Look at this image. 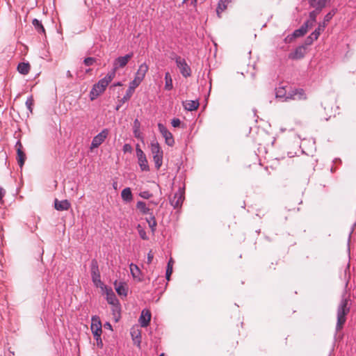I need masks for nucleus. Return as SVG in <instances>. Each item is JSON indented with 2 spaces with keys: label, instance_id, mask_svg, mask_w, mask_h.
<instances>
[{
  "label": "nucleus",
  "instance_id": "obj_1",
  "mask_svg": "<svg viewBox=\"0 0 356 356\" xmlns=\"http://www.w3.org/2000/svg\"><path fill=\"white\" fill-rule=\"evenodd\" d=\"M114 79V72H109L107 75L100 79L97 83H95L90 92V98L91 100L95 99L99 95L104 92L107 86Z\"/></svg>",
  "mask_w": 356,
  "mask_h": 356
},
{
  "label": "nucleus",
  "instance_id": "obj_2",
  "mask_svg": "<svg viewBox=\"0 0 356 356\" xmlns=\"http://www.w3.org/2000/svg\"><path fill=\"white\" fill-rule=\"evenodd\" d=\"M348 299L343 298L341 301L337 309V323L336 329L337 331L341 330L346 321V315L350 312L348 307Z\"/></svg>",
  "mask_w": 356,
  "mask_h": 356
},
{
  "label": "nucleus",
  "instance_id": "obj_3",
  "mask_svg": "<svg viewBox=\"0 0 356 356\" xmlns=\"http://www.w3.org/2000/svg\"><path fill=\"white\" fill-rule=\"evenodd\" d=\"M150 148L155 167L156 169H159L163 163V151L156 140L152 141Z\"/></svg>",
  "mask_w": 356,
  "mask_h": 356
},
{
  "label": "nucleus",
  "instance_id": "obj_4",
  "mask_svg": "<svg viewBox=\"0 0 356 356\" xmlns=\"http://www.w3.org/2000/svg\"><path fill=\"white\" fill-rule=\"evenodd\" d=\"M174 59L175 60L177 67L179 69L181 75L185 78L191 76V69L190 66L187 64L186 60L179 56H176Z\"/></svg>",
  "mask_w": 356,
  "mask_h": 356
},
{
  "label": "nucleus",
  "instance_id": "obj_5",
  "mask_svg": "<svg viewBox=\"0 0 356 356\" xmlns=\"http://www.w3.org/2000/svg\"><path fill=\"white\" fill-rule=\"evenodd\" d=\"M134 56L133 53L128 54L124 56H120L115 59L113 62V69L111 72H114V76H115L116 71L120 68L124 67L128 62Z\"/></svg>",
  "mask_w": 356,
  "mask_h": 356
},
{
  "label": "nucleus",
  "instance_id": "obj_6",
  "mask_svg": "<svg viewBox=\"0 0 356 356\" xmlns=\"http://www.w3.org/2000/svg\"><path fill=\"white\" fill-rule=\"evenodd\" d=\"M91 277L95 286H101L102 285V282L100 279L99 266L96 260H92L91 263Z\"/></svg>",
  "mask_w": 356,
  "mask_h": 356
},
{
  "label": "nucleus",
  "instance_id": "obj_7",
  "mask_svg": "<svg viewBox=\"0 0 356 356\" xmlns=\"http://www.w3.org/2000/svg\"><path fill=\"white\" fill-rule=\"evenodd\" d=\"M136 155L138 159V164L141 170L148 171L149 165L147 160L146 159V156L145 153L143 152V150L140 149L138 145L136 146Z\"/></svg>",
  "mask_w": 356,
  "mask_h": 356
},
{
  "label": "nucleus",
  "instance_id": "obj_8",
  "mask_svg": "<svg viewBox=\"0 0 356 356\" xmlns=\"http://www.w3.org/2000/svg\"><path fill=\"white\" fill-rule=\"evenodd\" d=\"M184 200V190L179 188L175 193L174 196L170 198V203L174 208H178L181 206Z\"/></svg>",
  "mask_w": 356,
  "mask_h": 356
},
{
  "label": "nucleus",
  "instance_id": "obj_9",
  "mask_svg": "<svg viewBox=\"0 0 356 356\" xmlns=\"http://www.w3.org/2000/svg\"><path fill=\"white\" fill-rule=\"evenodd\" d=\"M90 329L94 337H101L102 333V323L98 316H94L92 317Z\"/></svg>",
  "mask_w": 356,
  "mask_h": 356
},
{
  "label": "nucleus",
  "instance_id": "obj_10",
  "mask_svg": "<svg viewBox=\"0 0 356 356\" xmlns=\"http://www.w3.org/2000/svg\"><path fill=\"white\" fill-rule=\"evenodd\" d=\"M108 134V129H103L99 134L93 138L90 148L94 149L98 147L105 140Z\"/></svg>",
  "mask_w": 356,
  "mask_h": 356
},
{
  "label": "nucleus",
  "instance_id": "obj_11",
  "mask_svg": "<svg viewBox=\"0 0 356 356\" xmlns=\"http://www.w3.org/2000/svg\"><path fill=\"white\" fill-rule=\"evenodd\" d=\"M159 130L165 140V143L169 146H172L175 140L172 134L167 129V128L162 124H158Z\"/></svg>",
  "mask_w": 356,
  "mask_h": 356
},
{
  "label": "nucleus",
  "instance_id": "obj_12",
  "mask_svg": "<svg viewBox=\"0 0 356 356\" xmlns=\"http://www.w3.org/2000/svg\"><path fill=\"white\" fill-rule=\"evenodd\" d=\"M306 99L307 96L302 89H295L289 93L286 97V100H305Z\"/></svg>",
  "mask_w": 356,
  "mask_h": 356
},
{
  "label": "nucleus",
  "instance_id": "obj_13",
  "mask_svg": "<svg viewBox=\"0 0 356 356\" xmlns=\"http://www.w3.org/2000/svg\"><path fill=\"white\" fill-rule=\"evenodd\" d=\"M151 320V313L147 309H143L139 318V322L142 327H147Z\"/></svg>",
  "mask_w": 356,
  "mask_h": 356
},
{
  "label": "nucleus",
  "instance_id": "obj_14",
  "mask_svg": "<svg viewBox=\"0 0 356 356\" xmlns=\"http://www.w3.org/2000/svg\"><path fill=\"white\" fill-rule=\"evenodd\" d=\"M70 207V203L67 200L59 201L56 199L54 201V208L58 211H67Z\"/></svg>",
  "mask_w": 356,
  "mask_h": 356
},
{
  "label": "nucleus",
  "instance_id": "obj_15",
  "mask_svg": "<svg viewBox=\"0 0 356 356\" xmlns=\"http://www.w3.org/2000/svg\"><path fill=\"white\" fill-rule=\"evenodd\" d=\"M17 163H18L19 165L20 166V168H22V166L24 165V162H25L26 155L22 149V145L19 142H18L17 143Z\"/></svg>",
  "mask_w": 356,
  "mask_h": 356
},
{
  "label": "nucleus",
  "instance_id": "obj_16",
  "mask_svg": "<svg viewBox=\"0 0 356 356\" xmlns=\"http://www.w3.org/2000/svg\"><path fill=\"white\" fill-rule=\"evenodd\" d=\"M148 65L146 63L141 64L136 73L135 77L140 81H143L148 71Z\"/></svg>",
  "mask_w": 356,
  "mask_h": 356
},
{
  "label": "nucleus",
  "instance_id": "obj_17",
  "mask_svg": "<svg viewBox=\"0 0 356 356\" xmlns=\"http://www.w3.org/2000/svg\"><path fill=\"white\" fill-rule=\"evenodd\" d=\"M330 1V0H309V2L312 7L318 11H321V10L326 6V3Z\"/></svg>",
  "mask_w": 356,
  "mask_h": 356
},
{
  "label": "nucleus",
  "instance_id": "obj_18",
  "mask_svg": "<svg viewBox=\"0 0 356 356\" xmlns=\"http://www.w3.org/2000/svg\"><path fill=\"white\" fill-rule=\"evenodd\" d=\"M198 100H187L183 102L184 108L189 111L197 110L199 107Z\"/></svg>",
  "mask_w": 356,
  "mask_h": 356
},
{
  "label": "nucleus",
  "instance_id": "obj_19",
  "mask_svg": "<svg viewBox=\"0 0 356 356\" xmlns=\"http://www.w3.org/2000/svg\"><path fill=\"white\" fill-rule=\"evenodd\" d=\"M131 335L135 343L139 346L141 342V331L138 327H132L131 330Z\"/></svg>",
  "mask_w": 356,
  "mask_h": 356
},
{
  "label": "nucleus",
  "instance_id": "obj_20",
  "mask_svg": "<svg viewBox=\"0 0 356 356\" xmlns=\"http://www.w3.org/2000/svg\"><path fill=\"white\" fill-rule=\"evenodd\" d=\"M305 49L304 47H298L293 54L289 55V58L292 59H300L304 57Z\"/></svg>",
  "mask_w": 356,
  "mask_h": 356
},
{
  "label": "nucleus",
  "instance_id": "obj_21",
  "mask_svg": "<svg viewBox=\"0 0 356 356\" xmlns=\"http://www.w3.org/2000/svg\"><path fill=\"white\" fill-rule=\"evenodd\" d=\"M232 0H220L218 3L216 12L218 17H220V14L227 9L228 3H229Z\"/></svg>",
  "mask_w": 356,
  "mask_h": 356
},
{
  "label": "nucleus",
  "instance_id": "obj_22",
  "mask_svg": "<svg viewBox=\"0 0 356 356\" xmlns=\"http://www.w3.org/2000/svg\"><path fill=\"white\" fill-rule=\"evenodd\" d=\"M114 285H115V289L117 293L120 296H127V289L125 284L122 283V282L118 283V282H115L114 283Z\"/></svg>",
  "mask_w": 356,
  "mask_h": 356
},
{
  "label": "nucleus",
  "instance_id": "obj_23",
  "mask_svg": "<svg viewBox=\"0 0 356 356\" xmlns=\"http://www.w3.org/2000/svg\"><path fill=\"white\" fill-rule=\"evenodd\" d=\"M136 208L140 211V212L142 214H149V213L150 214L151 213H150L151 209L144 202H142V201L138 202L136 204Z\"/></svg>",
  "mask_w": 356,
  "mask_h": 356
},
{
  "label": "nucleus",
  "instance_id": "obj_24",
  "mask_svg": "<svg viewBox=\"0 0 356 356\" xmlns=\"http://www.w3.org/2000/svg\"><path fill=\"white\" fill-rule=\"evenodd\" d=\"M129 268L133 277L134 279H137L138 281H141L142 279L140 277V270L139 268L134 264H131Z\"/></svg>",
  "mask_w": 356,
  "mask_h": 356
},
{
  "label": "nucleus",
  "instance_id": "obj_25",
  "mask_svg": "<svg viewBox=\"0 0 356 356\" xmlns=\"http://www.w3.org/2000/svg\"><path fill=\"white\" fill-rule=\"evenodd\" d=\"M121 196L123 200L130 202L133 199V195L130 188H125L122 191Z\"/></svg>",
  "mask_w": 356,
  "mask_h": 356
},
{
  "label": "nucleus",
  "instance_id": "obj_26",
  "mask_svg": "<svg viewBox=\"0 0 356 356\" xmlns=\"http://www.w3.org/2000/svg\"><path fill=\"white\" fill-rule=\"evenodd\" d=\"M31 69L29 63H21L17 66L18 72L22 74H27Z\"/></svg>",
  "mask_w": 356,
  "mask_h": 356
},
{
  "label": "nucleus",
  "instance_id": "obj_27",
  "mask_svg": "<svg viewBox=\"0 0 356 356\" xmlns=\"http://www.w3.org/2000/svg\"><path fill=\"white\" fill-rule=\"evenodd\" d=\"M165 90H171L173 88L172 79L169 72L165 74Z\"/></svg>",
  "mask_w": 356,
  "mask_h": 356
},
{
  "label": "nucleus",
  "instance_id": "obj_28",
  "mask_svg": "<svg viewBox=\"0 0 356 356\" xmlns=\"http://www.w3.org/2000/svg\"><path fill=\"white\" fill-rule=\"evenodd\" d=\"M106 300L109 304L113 305L114 306L118 302V300L115 297V295L114 294L111 289L107 290L106 291Z\"/></svg>",
  "mask_w": 356,
  "mask_h": 356
},
{
  "label": "nucleus",
  "instance_id": "obj_29",
  "mask_svg": "<svg viewBox=\"0 0 356 356\" xmlns=\"http://www.w3.org/2000/svg\"><path fill=\"white\" fill-rule=\"evenodd\" d=\"M275 95L277 98L286 97V90L285 86H280L275 90Z\"/></svg>",
  "mask_w": 356,
  "mask_h": 356
},
{
  "label": "nucleus",
  "instance_id": "obj_30",
  "mask_svg": "<svg viewBox=\"0 0 356 356\" xmlns=\"http://www.w3.org/2000/svg\"><path fill=\"white\" fill-rule=\"evenodd\" d=\"M147 222L149 225V227L152 229V232L154 233L156 229L157 223L155 217L154 215H152V213H150V217L147 218Z\"/></svg>",
  "mask_w": 356,
  "mask_h": 356
},
{
  "label": "nucleus",
  "instance_id": "obj_31",
  "mask_svg": "<svg viewBox=\"0 0 356 356\" xmlns=\"http://www.w3.org/2000/svg\"><path fill=\"white\" fill-rule=\"evenodd\" d=\"M134 134L136 138H142L141 133L140 131V123L137 119L135 120L134 122Z\"/></svg>",
  "mask_w": 356,
  "mask_h": 356
},
{
  "label": "nucleus",
  "instance_id": "obj_32",
  "mask_svg": "<svg viewBox=\"0 0 356 356\" xmlns=\"http://www.w3.org/2000/svg\"><path fill=\"white\" fill-rule=\"evenodd\" d=\"M32 24L38 32L43 33H45L44 28L39 20L34 19L32 22Z\"/></svg>",
  "mask_w": 356,
  "mask_h": 356
},
{
  "label": "nucleus",
  "instance_id": "obj_33",
  "mask_svg": "<svg viewBox=\"0 0 356 356\" xmlns=\"http://www.w3.org/2000/svg\"><path fill=\"white\" fill-rule=\"evenodd\" d=\"M141 82H142V81L138 79L136 77L134 78V79L130 83V86H129L130 94H133L135 88L136 87H138Z\"/></svg>",
  "mask_w": 356,
  "mask_h": 356
},
{
  "label": "nucleus",
  "instance_id": "obj_34",
  "mask_svg": "<svg viewBox=\"0 0 356 356\" xmlns=\"http://www.w3.org/2000/svg\"><path fill=\"white\" fill-rule=\"evenodd\" d=\"M172 260L170 259L168 264L167 270H166V279L167 280H170V276L172 273Z\"/></svg>",
  "mask_w": 356,
  "mask_h": 356
},
{
  "label": "nucleus",
  "instance_id": "obj_35",
  "mask_svg": "<svg viewBox=\"0 0 356 356\" xmlns=\"http://www.w3.org/2000/svg\"><path fill=\"white\" fill-rule=\"evenodd\" d=\"M307 32L306 27L301 26L299 29H297L294 31L293 35L295 37H300L304 35Z\"/></svg>",
  "mask_w": 356,
  "mask_h": 356
},
{
  "label": "nucleus",
  "instance_id": "obj_36",
  "mask_svg": "<svg viewBox=\"0 0 356 356\" xmlns=\"http://www.w3.org/2000/svg\"><path fill=\"white\" fill-rule=\"evenodd\" d=\"M137 229L140 238L143 240H148V236L145 231V229L141 227L140 225L137 226Z\"/></svg>",
  "mask_w": 356,
  "mask_h": 356
},
{
  "label": "nucleus",
  "instance_id": "obj_37",
  "mask_svg": "<svg viewBox=\"0 0 356 356\" xmlns=\"http://www.w3.org/2000/svg\"><path fill=\"white\" fill-rule=\"evenodd\" d=\"M321 11L317 10L315 9V10L312 11L309 13V20L312 21V23L316 22V16L320 13Z\"/></svg>",
  "mask_w": 356,
  "mask_h": 356
},
{
  "label": "nucleus",
  "instance_id": "obj_38",
  "mask_svg": "<svg viewBox=\"0 0 356 356\" xmlns=\"http://www.w3.org/2000/svg\"><path fill=\"white\" fill-rule=\"evenodd\" d=\"M96 60L94 58L88 57L84 59L83 63L87 66H90L95 63Z\"/></svg>",
  "mask_w": 356,
  "mask_h": 356
},
{
  "label": "nucleus",
  "instance_id": "obj_39",
  "mask_svg": "<svg viewBox=\"0 0 356 356\" xmlns=\"http://www.w3.org/2000/svg\"><path fill=\"white\" fill-rule=\"evenodd\" d=\"M321 35V33L318 32V31H316L315 30L314 32H312L309 36H311V38L314 40H316L319 35Z\"/></svg>",
  "mask_w": 356,
  "mask_h": 356
},
{
  "label": "nucleus",
  "instance_id": "obj_40",
  "mask_svg": "<svg viewBox=\"0 0 356 356\" xmlns=\"http://www.w3.org/2000/svg\"><path fill=\"white\" fill-rule=\"evenodd\" d=\"M172 125L174 127H178L180 124H181V121L178 118H174L172 120V122H171Z\"/></svg>",
  "mask_w": 356,
  "mask_h": 356
},
{
  "label": "nucleus",
  "instance_id": "obj_41",
  "mask_svg": "<svg viewBox=\"0 0 356 356\" xmlns=\"http://www.w3.org/2000/svg\"><path fill=\"white\" fill-rule=\"evenodd\" d=\"M334 15V12L328 13L324 17L325 22H330V20L333 17Z\"/></svg>",
  "mask_w": 356,
  "mask_h": 356
},
{
  "label": "nucleus",
  "instance_id": "obj_42",
  "mask_svg": "<svg viewBox=\"0 0 356 356\" xmlns=\"http://www.w3.org/2000/svg\"><path fill=\"white\" fill-rule=\"evenodd\" d=\"M314 23H312V21L308 19L303 25L302 26L306 27V29L308 31L309 29L312 27L314 26Z\"/></svg>",
  "mask_w": 356,
  "mask_h": 356
},
{
  "label": "nucleus",
  "instance_id": "obj_43",
  "mask_svg": "<svg viewBox=\"0 0 356 356\" xmlns=\"http://www.w3.org/2000/svg\"><path fill=\"white\" fill-rule=\"evenodd\" d=\"M96 340L97 346L99 348H102L103 346V343L101 339V337H94Z\"/></svg>",
  "mask_w": 356,
  "mask_h": 356
},
{
  "label": "nucleus",
  "instance_id": "obj_44",
  "mask_svg": "<svg viewBox=\"0 0 356 356\" xmlns=\"http://www.w3.org/2000/svg\"><path fill=\"white\" fill-rule=\"evenodd\" d=\"M153 258H154V254L152 252V250H150L148 254H147V263L148 264H150L152 263V260H153Z\"/></svg>",
  "mask_w": 356,
  "mask_h": 356
},
{
  "label": "nucleus",
  "instance_id": "obj_45",
  "mask_svg": "<svg viewBox=\"0 0 356 356\" xmlns=\"http://www.w3.org/2000/svg\"><path fill=\"white\" fill-rule=\"evenodd\" d=\"M314 40L311 38V36H309H309L306 38V40H305V45H307H307H311V44L313 43V42H314Z\"/></svg>",
  "mask_w": 356,
  "mask_h": 356
},
{
  "label": "nucleus",
  "instance_id": "obj_46",
  "mask_svg": "<svg viewBox=\"0 0 356 356\" xmlns=\"http://www.w3.org/2000/svg\"><path fill=\"white\" fill-rule=\"evenodd\" d=\"M26 104L28 107V108L31 111V106L33 104V99L31 98L29 99L26 102Z\"/></svg>",
  "mask_w": 356,
  "mask_h": 356
},
{
  "label": "nucleus",
  "instance_id": "obj_47",
  "mask_svg": "<svg viewBox=\"0 0 356 356\" xmlns=\"http://www.w3.org/2000/svg\"><path fill=\"white\" fill-rule=\"evenodd\" d=\"M123 151L124 152H131V146L129 144H125L123 146Z\"/></svg>",
  "mask_w": 356,
  "mask_h": 356
},
{
  "label": "nucleus",
  "instance_id": "obj_48",
  "mask_svg": "<svg viewBox=\"0 0 356 356\" xmlns=\"http://www.w3.org/2000/svg\"><path fill=\"white\" fill-rule=\"evenodd\" d=\"M325 29L324 25H323L321 23L318 24V28L316 29V31H318L320 33H321Z\"/></svg>",
  "mask_w": 356,
  "mask_h": 356
},
{
  "label": "nucleus",
  "instance_id": "obj_49",
  "mask_svg": "<svg viewBox=\"0 0 356 356\" xmlns=\"http://www.w3.org/2000/svg\"><path fill=\"white\" fill-rule=\"evenodd\" d=\"M140 196L143 198H149V195L148 192H143L140 194Z\"/></svg>",
  "mask_w": 356,
  "mask_h": 356
},
{
  "label": "nucleus",
  "instance_id": "obj_50",
  "mask_svg": "<svg viewBox=\"0 0 356 356\" xmlns=\"http://www.w3.org/2000/svg\"><path fill=\"white\" fill-rule=\"evenodd\" d=\"M131 95H132V94H130L129 88L127 92V95L124 97V99H129L131 97Z\"/></svg>",
  "mask_w": 356,
  "mask_h": 356
},
{
  "label": "nucleus",
  "instance_id": "obj_51",
  "mask_svg": "<svg viewBox=\"0 0 356 356\" xmlns=\"http://www.w3.org/2000/svg\"><path fill=\"white\" fill-rule=\"evenodd\" d=\"M5 191L2 188H0V200L4 197Z\"/></svg>",
  "mask_w": 356,
  "mask_h": 356
},
{
  "label": "nucleus",
  "instance_id": "obj_52",
  "mask_svg": "<svg viewBox=\"0 0 356 356\" xmlns=\"http://www.w3.org/2000/svg\"><path fill=\"white\" fill-rule=\"evenodd\" d=\"M66 76H67V78H69V79L72 78V74L71 72H70V71H69V70L67 72V73H66Z\"/></svg>",
  "mask_w": 356,
  "mask_h": 356
},
{
  "label": "nucleus",
  "instance_id": "obj_53",
  "mask_svg": "<svg viewBox=\"0 0 356 356\" xmlns=\"http://www.w3.org/2000/svg\"><path fill=\"white\" fill-rule=\"evenodd\" d=\"M328 22H325V19L323 20V22L321 23L323 25H324V26L325 27L327 24Z\"/></svg>",
  "mask_w": 356,
  "mask_h": 356
},
{
  "label": "nucleus",
  "instance_id": "obj_54",
  "mask_svg": "<svg viewBox=\"0 0 356 356\" xmlns=\"http://www.w3.org/2000/svg\"><path fill=\"white\" fill-rule=\"evenodd\" d=\"M105 326L108 327L109 328H111V325L109 323H106Z\"/></svg>",
  "mask_w": 356,
  "mask_h": 356
},
{
  "label": "nucleus",
  "instance_id": "obj_55",
  "mask_svg": "<svg viewBox=\"0 0 356 356\" xmlns=\"http://www.w3.org/2000/svg\"><path fill=\"white\" fill-rule=\"evenodd\" d=\"M115 86H121V83L120 82H118V83L115 84Z\"/></svg>",
  "mask_w": 356,
  "mask_h": 356
},
{
  "label": "nucleus",
  "instance_id": "obj_56",
  "mask_svg": "<svg viewBox=\"0 0 356 356\" xmlns=\"http://www.w3.org/2000/svg\"><path fill=\"white\" fill-rule=\"evenodd\" d=\"M159 356H164V353H161Z\"/></svg>",
  "mask_w": 356,
  "mask_h": 356
}]
</instances>
